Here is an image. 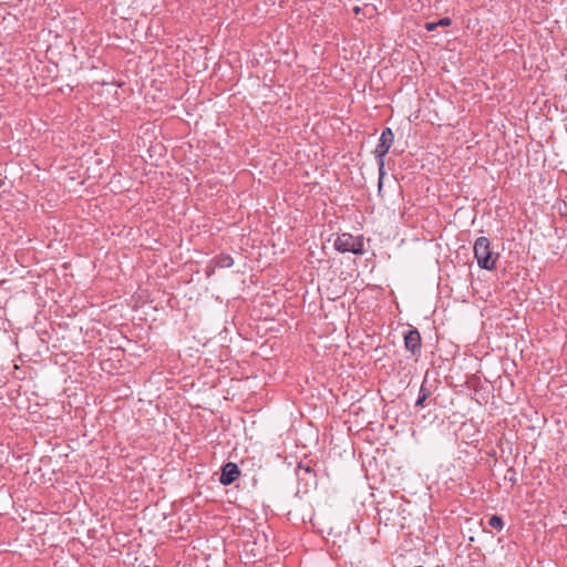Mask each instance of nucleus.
<instances>
[{
	"label": "nucleus",
	"instance_id": "1",
	"mask_svg": "<svg viewBox=\"0 0 567 567\" xmlns=\"http://www.w3.org/2000/svg\"><path fill=\"white\" fill-rule=\"evenodd\" d=\"M474 256L481 268L492 270L496 267L497 255L491 251L489 240L478 237L474 244Z\"/></svg>",
	"mask_w": 567,
	"mask_h": 567
},
{
	"label": "nucleus",
	"instance_id": "2",
	"mask_svg": "<svg viewBox=\"0 0 567 567\" xmlns=\"http://www.w3.org/2000/svg\"><path fill=\"white\" fill-rule=\"evenodd\" d=\"M334 247L340 252H352L360 255L363 252V240L360 237H354L351 234L344 233L337 237Z\"/></svg>",
	"mask_w": 567,
	"mask_h": 567
},
{
	"label": "nucleus",
	"instance_id": "3",
	"mask_svg": "<svg viewBox=\"0 0 567 567\" xmlns=\"http://www.w3.org/2000/svg\"><path fill=\"white\" fill-rule=\"evenodd\" d=\"M393 138L394 136L391 128H385L382 132L379 138V143L374 150L375 157L378 158L380 181L382 179L384 174V156L388 154L390 147L392 146Z\"/></svg>",
	"mask_w": 567,
	"mask_h": 567
},
{
	"label": "nucleus",
	"instance_id": "4",
	"mask_svg": "<svg viewBox=\"0 0 567 567\" xmlns=\"http://www.w3.org/2000/svg\"><path fill=\"white\" fill-rule=\"evenodd\" d=\"M239 474L240 471L235 463H227L221 470L219 482L223 485H229L238 478Z\"/></svg>",
	"mask_w": 567,
	"mask_h": 567
},
{
	"label": "nucleus",
	"instance_id": "5",
	"mask_svg": "<svg viewBox=\"0 0 567 567\" xmlns=\"http://www.w3.org/2000/svg\"><path fill=\"white\" fill-rule=\"evenodd\" d=\"M404 344L405 348L411 351L412 353H415L420 350L421 347V336L417 330H409L404 334Z\"/></svg>",
	"mask_w": 567,
	"mask_h": 567
},
{
	"label": "nucleus",
	"instance_id": "6",
	"mask_svg": "<svg viewBox=\"0 0 567 567\" xmlns=\"http://www.w3.org/2000/svg\"><path fill=\"white\" fill-rule=\"evenodd\" d=\"M488 524H489V526H492L493 528H496V529L503 528L502 518L498 516H495V515L489 518Z\"/></svg>",
	"mask_w": 567,
	"mask_h": 567
},
{
	"label": "nucleus",
	"instance_id": "7",
	"mask_svg": "<svg viewBox=\"0 0 567 567\" xmlns=\"http://www.w3.org/2000/svg\"><path fill=\"white\" fill-rule=\"evenodd\" d=\"M219 264H220V266H223V267H230V266H233V258H231V257H229V256L223 257V258L219 260Z\"/></svg>",
	"mask_w": 567,
	"mask_h": 567
},
{
	"label": "nucleus",
	"instance_id": "8",
	"mask_svg": "<svg viewBox=\"0 0 567 567\" xmlns=\"http://www.w3.org/2000/svg\"><path fill=\"white\" fill-rule=\"evenodd\" d=\"M451 24L450 18H443L437 21V27H449Z\"/></svg>",
	"mask_w": 567,
	"mask_h": 567
},
{
	"label": "nucleus",
	"instance_id": "9",
	"mask_svg": "<svg viewBox=\"0 0 567 567\" xmlns=\"http://www.w3.org/2000/svg\"><path fill=\"white\" fill-rule=\"evenodd\" d=\"M437 28V22H426L425 29L427 31H434Z\"/></svg>",
	"mask_w": 567,
	"mask_h": 567
},
{
	"label": "nucleus",
	"instance_id": "10",
	"mask_svg": "<svg viewBox=\"0 0 567 567\" xmlns=\"http://www.w3.org/2000/svg\"><path fill=\"white\" fill-rule=\"evenodd\" d=\"M426 395L423 394L422 396H420L416 401V405H422L423 401L425 400Z\"/></svg>",
	"mask_w": 567,
	"mask_h": 567
}]
</instances>
